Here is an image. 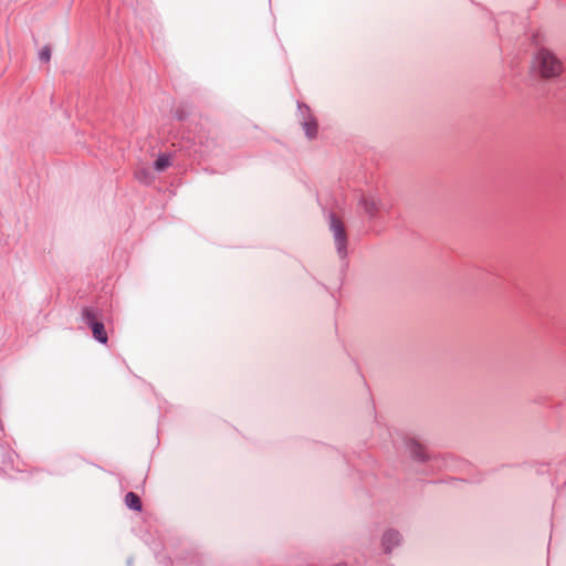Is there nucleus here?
Wrapping results in <instances>:
<instances>
[{
  "mask_svg": "<svg viewBox=\"0 0 566 566\" xmlns=\"http://www.w3.org/2000/svg\"><path fill=\"white\" fill-rule=\"evenodd\" d=\"M328 228L332 233L337 255L340 259H345L348 255V237L344 222L335 214H331Z\"/></svg>",
  "mask_w": 566,
  "mask_h": 566,
  "instance_id": "nucleus-2",
  "label": "nucleus"
},
{
  "mask_svg": "<svg viewBox=\"0 0 566 566\" xmlns=\"http://www.w3.org/2000/svg\"><path fill=\"white\" fill-rule=\"evenodd\" d=\"M530 71L535 76L552 80L562 74L563 63L551 50L538 48L532 56Z\"/></svg>",
  "mask_w": 566,
  "mask_h": 566,
  "instance_id": "nucleus-1",
  "label": "nucleus"
},
{
  "mask_svg": "<svg viewBox=\"0 0 566 566\" xmlns=\"http://www.w3.org/2000/svg\"><path fill=\"white\" fill-rule=\"evenodd\" d=\"M359 205L364 211L371 217L375 216L379 209V200L371 193L361 195Z\"/></svg>",
  "mask_w": 566,
  "mask_h": 566,
  "instance_id": "nucleus-7",
  "label": "nucleus"
},
{
  "mask_svg": "<svg viewBox=\"0 0 566 566\" xmlns=\"http://www.w3.org/2000/svg\"><path fill=\"white\" fill-rule=\"evenodd\" d=\"M169 166H170L169 155L163 154L156 159V161L154 164V169L158 172H161V171L166 170Z\"/></svg>",
  "mask_w": 566,
  "mask_h": 566,
  "instance_id": "nucleus-8",
  "label": "nucleus"
},
{
  "mask_svg": "<svg viewBox=\"0 0 566 566\" xmlns=\"http://www.w3.org/2000/svg\"><path fill=\"white\" fill-rule=\"evenodd\" d=\"M125 503L132 510L140 511V509H142V504H140L139 497L135 493H133V492H129V493L126 494Z\"/></svg>",
  "mask_w": 566,
  "mask_h": 566,
  "instance_id": "nucleus-9",
  "label": "nucleus"
},
{
  "mask_svg": "<svg viewBox=\"0 0 566 566\" xmlns=\"http://www.w3.org/2000/svg\"><path fill=\"white\" fill-rule=\"evenodd\" d=\"M136 178L142 182L149 184L154 180V175L148 169H139L136 172Z\"/></svg>",
  "mask_w": 566,
  "mask_h": 566,
  "instance_id": "nucleus-10",
  "label": "nucleus"
},
{
  "mask_svg": "<svg viewBox=\"0 0 566 566\" xmlns=\"http://www.w3.org/2000/svg\"><path fill=\"white\" fill-rule=\"evenodd\" d=\"M403 543L401 532L395 527L385 528L379 538V546L385 555H391Z\"/></svg>",
  "mask_w": 566,
  "mask_h": 566,
  "instance_id": "nucleus-4",
  "label": "nucleus"
},
{
  "mask_svg": "<svg viewBox=\"0 0 566 566\" xmlns=\"http://www.w3.org/2000/svg\"><path fill=\"white\" fill-rule=\"evenodd\" d=\"M51 59V49L49 46H43L39 52V60L41 62L48 63Z\"/></svg>",
  "mask_w": 566,
  "mask_h": 566,
  "instance_id": "nucleus-11",
  "label": "nucleus"
},
{
  "mask_svg": "<svg viewBox=\"0 0 566 566\" xmlns=\"http://www.w3.org/2000/svg\"><path fill=\"white\" fill-rule=\"evenodd\" d=\"M406 450L410 458L418 462H426L429 459L426 447L415 439L406 442Z\"/></svg>",
  "mask_w": 566,
  "mask_h": 566,
  "instance_id": "nucleus-6",
  "label": "nucleus"
},
{
  "mask_svg": "<svg viewBox=\"0 0 566 566\" xmlns=\"http://www.w3.org/2000/svg\"><path fill=\"white\" fill-rule=\"evenodd\" d=\"M83 319L91 327L94 338L102 344H106L107 334L105 327L103 323L96 319L95 313L90 308H85L83 311Z\"/></svg>",
  "mask_w": 566,
  "mask_h": 566,
  "instance_id": "nucleus-5",
  "label": "nucleus"
},
{
  "mask_svg": "<svg viewBox=\"0 0 566 566\" xmlns=\"http://www.w3.org/2000/svg\"><path fill=\"white\" fill-rule=\"evenodd\" d=\"M297 119L307 139L313 140L318 135V124L311 109L302 104L297 107Z\"/></svg>",
  "mask_w": 566,
  "mask_h": 566,
  "instance_id": "nucleus-3",
  "label": "nucleus"
}]
</instances>
